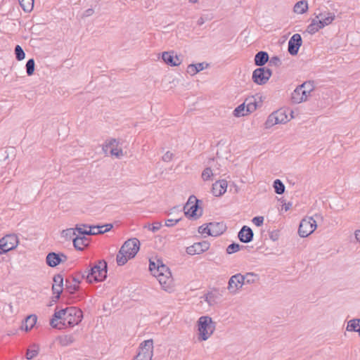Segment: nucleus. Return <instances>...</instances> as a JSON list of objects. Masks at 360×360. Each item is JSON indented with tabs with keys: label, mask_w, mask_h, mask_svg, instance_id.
<instances>
[{
	"label": "nucleus",
	"mask_w": 360,
	"mask_h": 360,
	"mask_svg": "<svg viewBox=\"0 0 360 360\" xmlns=\"http://www.w3.org/2000/svg\"><path fill=\"white\" fill-rule=\"evenodd\" d=\"M139 249L140 242L137 238H133L125 241L116 257L117 265H124L129 259L134 258L136 255Z\"/></svg>",
	"instance_id": "obj_2"
},
{
	"label": "nucleus",
	"mask_w": 360,
	"mask_h": 360,
	"mask_svg": "<svg viewBox=\"0 0 360 360\" xmlns=\"http://www.w3.org/2000/svg\"><path fill=\"white\" fill-rule=\"evenodd\" d=\"M291 206H292L291 202L285 203L282 207V210H284L285 211H288V210H290Z\"/></svg>",
	"instance_id": "obj_63"
},
{
	"label": "nucleus",
	"mask_w": 360,
	"mask_h": 360,
	"mask_svg": "<svg viewBox=\"0 0 360 360\" xmlns=\"http://www.w3.org/2000/svg\"><path fill=\"white\" fill-rule=\"evenodd\" d=\"M75 232L77 231L79 235L78 236H91V231L90 230H86L81 226H76L75 228Z\"/></svg>",
	"instance_id": "obj_52"
},
{
	"label": "nucleus",
	"mask_w": 360,
	"mask_h": 360,
	"mask_svg": "<svg viewBox=\"0 0 360 360\" xmlns=\"http://www.w3.org/2000/svg\"><path fill=\"white\" fill-rule=\"evenodd\" d=\"M82 279V278L81 276L79 274V272L77 273V276L75 277L72 278L73 282L78 284L81 283Z\"/></svg>",
	"instance_id": "obj_61"
},
{
	"label": "nucleus",
	"mask_w": 360,
	"mask_h": 360,
	"mask_svg": "<svg viewBox=\"0 0 360 360\" xmlns=\"http://www.w3.org/2000/svg\"><path fill=\"white\" fill-rule=\"evenodd\" d=\"M273 187L276 193L281 195L285 192V185L280 179H276L274 181Z\"/></svg>",
	"instance_id": "obj_39"
},
{
	"label": "nucleus",
	"mask_w": 360,
	"mask_h": 360,
	"mask_svg": "<svg viewBox=\"0 0 360 360\" xmlns=\"http://www.w3.org/2000/svg\"><path fill=\"white\" fill-rule=\"evenodd\" d=\"M246 112H248V114L254 112L257 107V103L256 100L252 97L251 98H248L245 101Z\"/></svg>",
	"instance_id": "obj_32"
},
{
	"label": "nucleus",
	"mask_w": 360,
	"mask_h": 360,
	"mask_svg": "<svg viewBox=\"0 0 360 360\" xmlns=\"http://www.w3.org/2000/svg\"><path fill=\"white\" fill-rule=\"evenodd\" d=\"M227 181L224 179L217 181L212 184V193L216 197H219L226 193Z\"/></svg>",
	"instance_id": "obj_17"
},
{
	"label": "nucleus",
	"mask_w": 360,
	"mask_h": 360,
	"mask_svg": "<svg viewBox=\"0 0 360 360\" xmlns=\"http://www.w3.org/2000/svg\"><path fill=\"white\" fill-rule=\"evenodd\" d=\"M108 264L105 260H98L89 269L82 272L79 271V274L82 278H85L89 283L94 282H101L107 278Z\"/></svg>",
	"instance_id": "obj_3"
},
{
	"label": "nucleus",
	"mask_w": 360,
	"mask_h": 360,
	"mask_svg": "<svg viewBox=\"0 0 360 360\" xmlns=\"http://www.w3.org/2000/svg\"><path fill=\"white\" fill-rule=\"evenodd\" d=\"M162 59L168 65L178 66L181 63V60L174 51H165L162 53Z\"/></svg>",
	"instance_id": "obj_14"
},
{
	"label": "nucleus",
	"mask_w": 360,
	"mask_h": 360,
	"mask_svg": "<svg viewBox=\"0 0 360 360\" xmlns=\"http://www.w3.org/2000/svg\"><path fill=\"white\" fill-rule=\"evenodd\" d=\"M264 217L262 216L255 217L252 219V222L257 226H261L264 223Z\"/></svg>",
	"instance_id": "obj_54"
},
{
	"label": "nucleus",
	"mask_w": 360,
	"mask_h": 360,
	"mask_svg": "<svg viewBox=\"0 0 360 360\" xmlns=\"http://www.w3.org/2000/svg\"><path fill=\"white\" fill-rule=\"evenodd\" d=\"M174 154L170 151H167L162 156V160L164 162H169L173 158Z\"/></svg>",
	"instance_id": "obj_57"
},
{
	"label": "nucleus",
	"mask_w": 360,
	"mask_h": 360,
	"mask_svg": "<svg viewBox=\"0 0 360 360\" xmlns=\"http://www.w3.org/2000/svg\"><path fill=\"white\" fill-rule=\"evenodd\" d=\"M209 225H210L209 228L210 229V236H214V237L219 236L221 235L226 230V226L223 221L210 222Z\"/></svg>",
	"instance_id": "obj_16"
},
{
	"label": "nucleus",
	"mask_w": 360,
	"mask_h": 360,
	"mask_svg": "<svg viewBox=\"0 0 360 360\" xmlns=\"http://www.w3.org/2000/svg\"><path fill=\"white\" fill-rule=\"evenodd\" d=\"M254 233L248 226H243L238 233V238L240 242L244 243H250L252 240Z\"/></svg>",
	"instance_id": "obj_15"
},
{
	"label": "nucleus",
	"mask_w": 360,
	"mask_h": 360,
	"mask_svg": "<svg viewBox=\"0 0 360 360\" xmlns=\"http://www.w3.org/2000/svg\"><path fill=\"white\" fill-rule=\"evenodd\" d=\"M247 248H248L247 246L240 245V244L236 243H232L231 244L228 245L226 251L227 254L231 255V254H233V253H235V252L239 251L241 249Z\"/></svg>",
	"instance_id": "obj_37"
},
{
	"label": "nucleus",
	"mask_w": 360,
	"mask_h": 360,
	"mask_svg": "<svg viewBox=\"0 0 360 360\" xmlns=\"http://www.w3.org/2000/svg\"><path fill=\"white\" fill-rule=\"evenodd\" d=\"M160 274L172 276L169 267L164 264L161 260H158L155 276H160Z\"/></svg>",
	"instance_id": "obj_24"
},
{
	"label": "nucleus",
	"mask_w": 360,
	"mask_h": 360,
	"mask_svg": "<svg viewBox=\"0 0 360 360\" xmlns=\"http://www.w3.org/2000/svg\"><path fill=\"white\" fill-rule=\"evenodd\" d=\"M33 347H36V349H28L26 352V358L27 359H32L39 354V348L38 346L34 345Z\"/></svg>",
	"instance_id": "obj_46"
},
{
	"label": "nucleus",
	"mask_w": 360,
	"mask_h": 360,
	"mask_svg": "<svg viewBox=\"0 0 360 360\" xmlns=\"http://www.w3.org/2000/svg\"><path fill=\"white\" fill-rule=\"evenodd\" d=\"M302 86H297L291 95L292 102L294 103H300L304 101V97L301 96Z\"/></svg>",
	"instance_id": "obj_26"
},
{
	"label": "nucleus",
	"mask_w": 360,
	"mask_h": 360,
	"mask_svg": "<svg viewBox=\"0 0 360 360\" xmlns=\"http://www.w3.org/2000/svg\"><path fill=\"white\" fill-rule=\"evenodd\" d=\"M210 225L208 224H203L198 228V232L201 234L206 233L208 236H210Z\"/></svg>",
	"instance_id": "obj_53"
},
{
	"label": "nucleus",
	"mask_w": 360,
	"mask_h": 360,
	"mask_svg": "<svg viewBox=\"0 0 360 360\" xmlns=\"http://www.w3.org/2000/svg\"><path fill=\"white\" fill-rule=\"evenodd\" d=\"M102 227L104 229L105 233H106V232L109 231L110 230H111V229L113 227V226L112 224H105L102 225Z\"/></svg>",
	"instance_id": "obj_60"
},
{
	"label": "nucleus",
	"mask_w": 360,
	"mask_h": 360,
	"mask_svg": "<svg viewBox=\"0 0 360 360\" xmlns=\"http://www.w3.org/2000/svg\"><path fill=\"white\" fill-rule=\"evenodd\" d=\"M308 10V4L307 1L304 0H301L295 4L293 8V11L295 13L303 14L306 13Z\"/></svg>",
	"instance_id": "obj_25"
},
{
	"label": "nucleus",
	"mask_w": 360,
	"mask_h": 360,
	"mask_svg": "<svg viewBox=\"0 0 360 360\" xmlns=\"http://www.w3.org/2000/svg\"><path fill=\"white\" fill-rule=\"evenodd\" d=\"M18 243V239L15 234H8L0 239V249L3 252H8V251L15 248Z\"/></svg>",
	"instance_id": "obj_8"
},
{
	"label": "nucleus",
	"mask_w": 360,
	"mask_h": 360,
	"mask_svg": "<svg viewBox=\"0 0 360 360\" xmlns=\"http://www.w3.org/2000/svg\"><path fill=\"white\" fill-rule=\"evenodd\" d=\"M116 143V139H111L106 145L105 147L111 148L110 154L117 158H120L123 155V152L121 148L118 149L117 147H115V143Z\"/></svg>",
	"instance_id": "obj_23"
},
{
	"label": "nucleus",
	"mask_w": 360,
	"mask_h": 360,
	"mask_svg": "<svg viewBox=\"0 0 360 360\" xmlns=\"http://www.w3.org/2000/svg\"><path fill=\"white\" fill-rule=\"evenodd\" d=\"M302 44V37L300 34H294L288 41V51L291 56H296Z\"/></svg>",
	"instance_id": "obj_11"
},
{
	"label": "nucleus",
	"mask_w": 360,
	"mask_h": 360,
	"mask_svg": "<svg viewBox=\"0 0 360 360\" xmlns=\"http://www.w3.org/2000/svg\"><path fill=\"white\" fill-rule=\"evenodd\" d=\"M347 330L358 333L360 330V319H354L349 321L347 326Z\"/></svg>",
	"instance_id": "obj_29"
},
{
	"label": "nucleus",
	"mask_w": 360,
	"mask_h": 360,
	"mask_svg": "<svg viewBox=\"0 0 360 360\" xmlns=\"http://www.w3.org/2000/svg\"><path fill=\"white\" fill-rule=\"evenodd\" d=\"M58 341L62 346H68L75 341V338L72 334L65 335L60 336Z\"/></svg>",
	"instance_id": "obj_28"
},
{
	"label": "nucleus",
	"mask_w": 360,
	"mask_h": 360,
	"mask_svg": "<svg viewBox=\"0 0 360 360\" xmlns=\"http://www.w3.org/2000/svg\"><path fill=\"white\" fill-rule=\"evenodd\" d=\"M94 10L92 8H88L84 11V15L86 17L90 16L94 13Z\"/></svg>",
	"instance_id": "obj_62"
},
{
	"label": "nucleus",
	"mask_w": 360,
	"mask_h": 360,
	"mask_svg": "<svg viewBox=\"0 0 360 360\" xmlns=\"http://www.w3.org/2000/svg\"><path fill=\"white\" fill-rule=\"evenodd\" d=\"M201 200L192 195L188 198L186 205L184 206L185 215L191 219H198L202 214V209L200 206Z\"/></svg>",
	"instance_id": "obj_5"
},
{
	"label": "nucleus",
	"mask_w": 360,
	"mask_h": 360,
	"mask_svg": "<svg viewBox=\"0 0 360 360\" xmlns=\"http://www.w3.org/2000/svg\"><path fill=\"white\" fill-rule=\"evenodd\" d=\"M84 227H89V230L91 231V235H98V234H102L105 233L104 229L102 227V225H96V226H89L86 224H82Z\"/></svg>",
	"instance_id": "obj_40"
},
{
	"label": "nucleus",
	"mask_w": 360,
	"mask_h": 360,
	"mask_svg": "<svg viewBox=\"0 0 360 360\" xmlns=\"http://www.w3.org/2000/svg\"><path fill=\"white\" fill-rule=\"evenodd\" d=\"M208 64L206 63H198L196 64H190L187 67L186 72L191 75H195L200 71L207 68Z\"/></svg>",
	"instance_id": "obj_21"
},
{
	"label": "nucleus",
	"mask_w": 360,
	"mask_h": 360,
	"mask_svg": "<svg viewBox=\"0 0 360 360\" xmlns=\"http://www.w3.org/2000/svg\"><path fill=\"white\" fill-rule=\"evenodd\" d=\"M357 241L360 242V230H356L354 233Z\"/></svg>",
	"instance_id": "obj_64"
},
{
	"label": "nucleus",
	"mask_w": 360,
	"mask_h": 360,
	"mask_svg": "<svg viewBox=\"0 0 360 360\" xmlns=\"http://www.w3.org/2000/svg\"><path fill=\"white\" fill-rule=\"evenodd\" d=\"M14 51L15 58L18 60L20 61L25 58V53L20 45H16L15 46Z\"/></svg>",
	"instance_id": "obj_44"
},
{
	"label": "nucleus",
	"mask_w": 360,
	"mask_h": 360,
	"mask_svg": "<svg viewBox=\"0 0 360 360\" xmlns=\"http://www.w3.org/2000/svg\"><path fill=\"white\" fill-rule=\"evenodd\" d=\"M15 150L13 147L0 149V161H4L8 164L15 156Z\"/></svg>",
	"instance_id": "obj_18"
},
{
	"label": "nucleus",
	"mask_w": 360,
	"mask_h": 360,
	"mask_svg": "<svg viewBox=\"0 0 360 360\" xmlns=\"http://www.w3.org/2000/svg\"><path fill=\"white\" fill-rule=\"evenodd\" d=\"M153 356L152 352H147V354L139 352L132 360H151Z\"/></svg>",
	"instance_id": "obj_47"
},
{
	"label": "nucleus",
	"mask_w": 360,
	"mask_h": 360,
	"mask_svg": "<svg viewBox=\"0 0 360 360\" xmlns=\"http://www.w3.org/2000/svg\"><path fill=\"white\" fill-rule=\"evenodd\" d=\"M65 283H66V291L70 294V295H73L75 294L77 291L79 290V287L78 285H72L70 281L67 279L65 281Z\"/></svg>",
	"instance_id": "obj_45"
},
{
	"label": "nucleus",
	"mask_w": 360,
	"mask_h": 360,
	"mask_svg": "<svg viewBox=\"0 0 360 360\" xmlns=\"http://www.w3.org/2000/svg\"><path fill=\"white\" fill-rule=\"evenodd\" d=\"M281 65V59L278 56H273L270 60H269V65L272 66L274 65L276 67H278Z\"/></svg>",
	"instance_id": "obj_50"
},
{
	"label": "nucleus",
	"mask_w": 360,
	"mask_h": 360,
	"mask_svg": "<svg viewBox=\"0 0 360 360\" xmlns=\"http://www.w3.org/2000/svg\"><path fill=\"white\" fill-rule=\"evenodd\" d=\"M52 292L53 294H57L56 300H59L63 290V276L60 274H56L53 278Z\"/></svg>",
	"instance_id": "obj_13"
},
{
	"label": "nucleus",
	"mask_w": 360,
	"mask_h": 360,
	"mask_svg": "<svg viewBox=\"0 0 360 360\" xmlns=\"http://www.w3.org/2000/svg\"><path fill=\"white\" fill-rule=\"evenodd\" d=\"M155 277L163 288L168 287L172 281V276L160 274V276Z\"/></svg>",
	"instance_id": "obj_31"
},
{
	"label": "nucleus",
	"mask_w": 360,
	"mask_h": 360,
	"mask_svg": "<svg viewBox=\"0 0 360 360\" xmlns=\"http://www.w3.org/2000/svg\"><path fill=\"white\" fill-rule=\"evenodd\" d=\"M322 219L321 214H315L313 217L302 219L298 228L299 236L305 238L312 233L317 227L316 219Z\"/></svg>",
	"instance_id": "obj_6"
},
{
	"label": "nucleus",
	"mask_w": 360,
	"mask_h": 360,
	"mask_svg": "<svg viewBox=\"0 0 360 360\" xmlns=\"http://www.w3.org/2000/svg\"><path fill=\"white\" fill-rule=\"evenodd\" d=\"M300 86H302V89L306 90L308 93H311L314 90L313 82L311 81L305 82L300 84Z\"/></svg>",
	"instance_id": "obj_49"
},
{
	"label": "nucleus",
	"mask_w": 360,
	"mask_h": 360,
	"mask_svg": "<svg viewBox=\"0 0 360 360\" xmlns=\"http://www.w3.org/2000/svg\"><path fill=\"white\" fill-rule=\"evenodd\" d=\"M82 319V311L76 307H69L60 309L56 307L52 318L50 319V325L53 328L63 330L78 325Z\"/></svg>",
	"instance_id": "obj_1"
},
{
	"label": "nucleus",
	"mask_w": 360,
	"mask_h": 360,
	"mask_svg": "<svg viewBox=\"0 0 360 360\" xmlns=\"http://www.w3.org/2000/svg\"><path fill=\"white\" fill-rule=\"evenodd\" d=\"M210 243L207 240L195 243L193 245L186 248V252L190 255H199L207 251Z\"/></svg>",
	"instance_id": "obj_12"
},
{
	"label": "nucleus",
	"mask_w": 360,
	"mask_h": 360,
	"mask_svg": "<svg viewBox=\"0 0 360 360\" xmlns=\"http://www.w3.org/2000/svg\"><path fill=\"white\" fill-rule=\"evenodd\" d=\"M157 265H158V263L156 264L155 262L150 260V264H149V270L151 272V274L155 276L156 275V269H157Z\"/></svg>",
	"instance_id": "obj_55"
},
{
	"label": "nucleus",
	"mask_w": 360,
	"mask_h": 360,
	"mask_svg": "<svg viewBox=\"0 0 360 360\" xmlns=\"http://www.w3.org/2000/svg\"><path fill=\"white\" fill-rule=\"evenodd\" d=\"M205 301L211 305L212 302H214V295L212 292H208L205 295Z\"/></svg>",
	"instance_id": "obj_56"
},
{
	"label": "nucleus",
	"mask_w": 360,
	"mask_h": 360,
	"mask_svg": "<svg viewBox=\"0 0 360 360\" xmlns=\"http://www.w3.org/2000/svg\"><path fill=\"white\" fill-rule=\"evenodd\" d=\"M269 238L273 241L277 240L278 239V238H279V231L278 230H274V231H271L269 233Z\"/></svg>",
	"instance_id": "obj_58"
},
{
	"label": "nucleus",
	"mask_w": 360,
	"mask_h": 360,
	"mask_svg": "<svg viewBox=\"0 0 360 360\" xmlns=\"http://www.w3.org/2000/svg\"><path fill=\"white\" fill-rule=\"evenodd\" d=\"M61 236L66 240H70L73 239L77 235L74 229H67L62 231Z\"/></svg>",
	"instance_id": "obj_43"
},
{
	"label": "nucleus",
	"mask_w": 360,
	"mask_h": 360,
	"mask_svg": "<svg viewBox=\"0 0 360 360\" xmlns=\"http://www.w3.org/2000/svg\"><path fill=\"white\" fill-rule=\"evenodd\" d=\"M272 75V70L269 68H257L252 75V80L258 85H264L267 83Z\"/></svg>",
	"instance_id": "obj_7"
},
{
	"label": "nucleus",
	"mask_w": 360,
	"mask_h": 360,
	"mask_svg": "<svg viewBox=\"0 0 360 360\" xmlns=\"http://www.w3.org/2000/svg\"><path fill=\"white\" fill-rule=\"evenodd\" d=\"M37 321V316L35 314H31L26 317L25 323H23L22 328L25 331L30 330L36 324Z\"/></svg>",
	"instance_id": "obj_22"
},
{
	"label": "nucleus",
	"mask_w": 360,
	"mask_h": 360,
	"mask_svg": "<svg viewBox=\"0 0 360 360\" xmlns=\"http://www.w3.org/2000/svg\"><path fill=\"white\" fill-rule=\"evenodd\" d=\"M26 72L28 76H31L34 74L35 70V62L33 58H30L27 61L26 65Z\"/></svg>",
	"instance_id": "obj_41"
},
{
	"label": "nucleus",
	"mask_w": 360,
	"mask_h": 360,
	"mask_svg": "<svg viewBox=\"0 0 360 360\" xmlns=\"http://www.w3.org/2000/svg\"><path fill=\"white\" fill-rule=\"evenodd\" d=\"M68 260V256L62 252H51L46 257V263L50 267H56Z\"/></svg>",
	"instance_id": "obj_9"
},
{
	"label": "nucleus",
	"mask_w": 360,
	"mask_h": 360,
	"mask_svg": "<svg viewBox=\"0 0 360 360\" xmlns=\"http://www.w3.org/2000/svg\"><path fill=\"white\" fill-rule=\"evenodd\" d=\"M269 56L266 51L257 52L254 58L255 65L259 68H264V65L269 61Z\"/></svg>",
	"instance_id": "obj_20"
},
{
	"label": "nucleus",
	"mask_w": 360,
	"mask_h": 360,
	"mask_svg": "<svg viewBox=\"0 0 360 360\" xmlns=\"http://www.w3.org/2000/svg\"><path fill=\"white\" fill-rule=\"evenodd\" d=\"M243 285L245 283L252 284L256 283L259 280V276L255 273L249 272L245 275H243Z\"/></svg>",
	"instance_id": "obj_30"
},
{
	"label": "nucleus",
	"mask_w": 360,
	"mask_h": 360,
	"mask_svg": "<svg viewBox=\"0 0 360 360\" xmlns=\"http://www.w3.org/2000/svg\"><path fill=\"white\" fill-rule=\"evenodd\" d=\"M180 220H181L180 218L179 219H167L165 221V226H169V227L173 226L176 223H178Z\"/></svg>",
	"instance_id": "obj_59"
},
{
	"label": "nucleus",
	"mask_w": 360,
	"mask_h": 360,
	"mask_svg": "<svg viewBox=\"0 0 360 360\" xmlns=\"http://www.w3.org/2000/svg\"><path fill=\"white\" fill-rule=\"evenodd\" d=\"M162 223L160 221H155L152 225H148V229L155 233L160 229Z\"/></svg>",
	"instance_id": "obj_51"
},
{
	"label": "nucleus",
	"mask_w": 360,
	"mask_h": 360,
	"mask_svg": "<svg viewBox=\"0 0 360 360\" xmlns=\"http://www.w3.org/2000/svg\"><path fill=\"white\" fill-rule=\"evenodd\" d=\"M19 4L24 11L30 12L34 7V0H18Z\"/></svg>",
	"instance_id": "obj_34"
},
{
	"label": "nucleus",
	"mask_w": 360,
	"mask_h": 360,
	"mask_svg": "<svg viewBox=\"0 0 360 360\" xmlns=\"http://www.w3.org/2000/svg\"><path fill=\"white\" fill-rule=\"evenodd\" d=\"M274 112L276 117L278 124L285 123L288 120L285 110L281 108L276 111H274Z\"/></svg>",
	"instance_id": "obj_33"
},
{
	"label": "nucleus",
	"mask_w": 360,
	"mask_h": 360,
	"mask_svg": "<svg viewBox=\"0 0 360 360\" xmlns=\"http://www.w3.org/2000/svg\"><path fill=\"white\" fill-rule=\"evenodd\" d=\"M213 175L212 170L210 167H206L202 172V178L204 181H208Z\"/></svg>",
	"instance_id": "obj_48"
},
{
	"label": "nucleus",
	"mask_w": 360,
	"mask_h": 360,
	"mask_svg": "<svg viewBox=\"0 0 360 360\" xmlns=\"http://www.w3.org/2000/svg\"><path fill=\"white\" fill-rule=\"evenodd\" d=\"M243 278L241 274H236L232 276L228 283L227 289L232 294L236 293L237 290L243 285Z\"/></svg>",
	"instance_id": "obj_10"
},
{
	"label": "nucleus",
	"mask_w": 360,
	"mask_h": 360,
	"mask_svg": "<svg viewBox=\"0 0 360 360\" xmlns=\"http://www.w3.org/2000/svg\"><path fill=\"white\" fill-rule=\"evenodd\" d=\"M248 115V112H246L245 102L239 105L233 110V115L239 117Z\"/></svg>",
	"instance_id": "obj_36"
},
{
	"label": "nucleus",
	"mask_w": 360,
	"mask_h": 360,
	"mask_svg": "<svg viewBox=\"0 0 360 360\" xmlns=\"http://www.w3.org/2000/svg\"><path fill=\"white\" fill-rule=\"evenodd\" d=\"M322 27H320L319 21L316 19H313L311 22L307 26V31L311 34H315Z\"/></svg>",
	"instance_id": "obj_35"
},
{
	"label": "nucleus",
	"mask_w": 360,
	"mask_h": 360,
	"mask_svg": "<svg viewBox=\"0 0 360 360\" xmlns=\"http://www.w3.org/2000/svg\"><path fill=\"white\" fill-rule=\"evenodd\" d=\"M277 124H278V122L276 119V117L274 115V112H272L267 117V120L265 122V127H266V128H270Z\"/></svg>",
	"instance_id": "obj_42"
},
{
	"label": "nucleus",
	"mask_w": 360,
	"mask_h": 360,
	"mask_svg": "<svg viewBox=\"0 0 360 360\" xmlns=\"http://www.w3.org/2000/svg\"><path fill=\"white\" fill-rule=\"evenodd\" d=\"M216 323L210 316H201L198 321L199 331L198 340L201 341L207 340L215 330Z\"/></svg>",
	"instance_id": "obj_4"
},
{
	"label": "nucleus",
	"mask_w": 360,
	"mask_h": 360,
	"mask_svg": "<svg viewBox=\"0 0 360 360\" xmlns=\"http://www.w3.org/2000/svg\"><path fill=\"white\" fill-rule=\"evenodd\" d=\"M153 342L152 340H147L141 343L139 347V352L141 353L147 354V352L153 353Z\"/></svg>",
	"instance_id": "obj_27"
},
{
	"label": "nucleus",
	"mask_w": 360,
	"mask_h": 360,
	"mask_svg": "<svg viewBox=\"0 0 360 360\" xmlns=\"http://www.w3.org/2000/svg\"><path fill=\"white\" fill-rule=\"evenodd\" d=\"M73 245L77 250H83L84 248L89 246L90 239L86 236H76L72 239Z\"/></svg>",
	"instance_id": "obj_19"
},
{
	"label": "nucleus",
	"mask_w": 360,
	"mask_h": 360,
	"mask_svg": "<svg viewBox=\"0 0 360 360\" xmlns=\"http://www.w3.org/2000/svg\"><path fill=\"white\" fill-rule=\"evenodd\" d=\"M335 15L333 13H327V18H324L322 20H318L320 27L323 28L325 26L332 23L335 20Z\"/></svg>",
	"instance_id": "obj_38"
}]
</instances>
